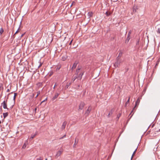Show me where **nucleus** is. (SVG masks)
Segmentation results:
<instances>
[{
  "label": "nucleus",
  "mask_w": 160,
  "mask_h": 160,
  "mask_svg": "<svg viewBox=\"0 0 160 160\" xmlns=\"http://www.w3.org/2000/svg\"><path fill=\"white\" fill-rule=\"evenodd\" d=\"M34 93H33V94H32V96H31V97H32V98H33L34 97Z\"/></svg>",
  "instance_id": "a18cd8bd"
},
{
  "label": "nucleus",
  "mask_w": 160,
  "mask_h": 160,
  "mask_svg": "<svg viewBox=\"0 0 160 160\" xmlns=\"http://www.w3.org/2000/svg\"><path fill=\"white\" fill-rule=\"evenodd\" d=\"M37 96L35 97V98H36L39 96V95L40 94V91H38L37 92Z\"/></svg>",
  "instance_id": "bb28decb"
},
{
  "label": "nucleus",
  "mask_w": 160,
  "mask_h": 160,
  "mask_svg": "<svg viewBox=\"0 0 160 160\" xmlns=\"http://www.w3.org/2000/svg\"><path fill=\"white\" fill-rule=\"evenodd\" d=\"M130 98V97L129 96L128 97V100H127V102H126V103L125 104V107H126L127 106V104L129 103Z\"/></svg>",
  "instance_id": "6ab92c4d"
},
{
  "label": "nucleus",
  "mask_w": 160,
  "mask_h": 160,
  "mask_svg": "<svg viewBox=\"0 0 160 160\" xmlns=\"http://www.w3.org/2000/svg\"><path fill=\"white\" fill-rule=\"evenodd\" d=\"M59 94L58 93H56L55 95L53 97L52 99V101L54 100L55 99L57 98L59 96Z\"/></svg>",
  "instance_id": "1a4fd4ad"
},
{
  "label": "nucleus",
  "mask_w": 160,
  "mask_h": 160,
  "mask_svg": "<svg viewBox=\"0 0 160 160\" xmlns=\"http://www.w3.org/2000/svg\"><path fill=\"white\" fill-rule=\"evenodd\" d=\"M26 144H25V143H24V144L23 145V146H22V148H23V149H24V148H26Z\"/></svg>",
  "instance_id": "473e14b6"
},
{
  "label": "nucleus",
  "mask_w": 160,
  "mask_h": 160,
  "mask_svg": "<svg viewBox=\"0 0 160 160\" xmlns=\"http://www.w3.org/2000/svg\"><path fill=\"white\" fill-rule=\"evenodd\" d=\"M66 137V134H65V135H64L63 136V138H64Z\"/></svg>",
  "instance_id": "09e8293b"
},
{
  "label": "nucleus",
  "mask_w": 160,
  "mask_h": 160,
  "mask_svg": "<svg viewBox=\"0 0 160 160\" xmlns=\"http://www.w3.org/2000/svg\"><path fill=\"white\" fill-rule=\"evenodd\" d=\"M14 105V102H13L12 103V104L10 106V108L11 109H12V108L13 107Z\"/></svg>",
  "instance_id": "c756f323"
},
{
  "label": "nucleus",
  "mask_w": 160,
  "mask_h": 160,
  "mask_svg": "<svg viewBox=\"0 0 160 160\" xmlns=\"http://www.w3.org/2000/svg\"><path fill=\"white\" fill-rule=\"evenodd\" d=\"M17 94L16 93H14V96L13 97V100H14V101H15V100L16 98V97L17 95Z\"/></svg>",
  "instance_id": "cd10ccee"
},
{
  "label": "nucleus",
  "mask_w": 160,
  "mask_h": 160,
  "mask_svg": "<svg viewBox=\"0 0 160 160\" xmlns=\"http://www.w3.org/2000/svg\"><path fill=\"white\" fill-rule=\"evenodd\" d=\"M19 28H20V27L19 28H18V30L16 31V32H15V33H14V34L13 36V38H14L15 37V35L18 32H19Z\"/></svg>",
  "instance_id": "393cba45"
},
{
  "label": "nucleus",
  "mask_w": 160,
  "mask_h": 160,
  "mask_svg": "<svg viewBox=\"0 0 160 160\" xmlns=\"http://www.w3.org/2000/svg\"><path fill=\"white\" fill-rule=\"evenodd\" d=\"M3 117H4V118H5L8 116V113L7 112L3 113Z\"/></svg>",
  "instance_id": "aec40b11"
},
{
  "label": "nucleus",
  "mask_w": 160,
  "mask_h": 160,
  "mask_svg": "<svg viewBox=\"0 0 160 160\" xmlns=\"http://www.w3.org/2000/svg\"><path fill=\"white\" fill-rule=\"evenodd\" d=\"M113 111V109H112L111 111L109 113H110V114H112V113Z\"/></svg>",
  "instance_id": "79ce46f5"
},
{
  "label": "nucleus",
  "mask_w": 160,
  "mask_h": 160,
  "mask_svg": "<svg viewBox=\"0 0 160 160\" xmlns=\"http://www.w3.org/2000/svg\"><path fill=\"white\" fill-rule=\"evenodd\" d=\"M42 65V63H40L38 67V68H39Z\"/></svg>",
  "instance_id": "ea45409f"
},
{
  "label": "nucleus",
  "mask_w": 160,
  "mask_h": 160,
  "mask_svg": "<svg viewBox=\"0 0 160 160\" xmlns=\"http://www.w3.org/2000/svg\"><path fill=\"white\" fill-rule=\"evenodd\" d=\"M37 135V132H36L34 134H32L31 135V137L30 138V139H32L33 138L35 137V136Z\"/></svg>",
  "instance_id": "ddd939ff"
},
{
  "label": "nucleus",
  "mask_w": 160,
  "mask_h": 160,
  "mask_svg": "<svg viewBox=\"0 0 160 160\" xmlns=\"http://www.w3.org/2000/svg\"><path fill=\"white\" fill-rule=\"evenodd\" d=\"M52 40H53V38H51V42L52 41Z\"/></svg>",
  "instance_id": "864d4df0"
},
{
  "label": "nucleus",
  "mask_w": 160,
  "mask_h": 160,
  "mask_svg": "<svg viewBox=\"0 0 160 160\" xmlns=\"http://www.w3.org/2000/svg\"><path fill=\"white\" fill-rule=\"evenodd\" d=\"M42 83L41 82H38V83L37 84L38 86H40L42 85Z\"/></svg>",
  "instance_id": "2f4dec72"
},
{
  "label": "nucleus",
  "mask_w": 160,
  "mask_h": 160,
  "mask_svg": "<svg viewBox=\"0 0 160 160\" xmlns=\"http://www.w3.org/2000/svg\"><path fill=\"white\" fill-rule=\"evenodd\" d=\"M93 13L92 12H89L88 14V18H90L92 17L93 16Z\"/></svg>",
  "instance_id": "9b49d317"
},
{
  "label": "nucleus",
  "mask_w": 160,
  "mask_h": 160,
  "mask_svg": "<svg viewBox=\"0 0 160 160\" xmlns=\"http://www.w3.org/2000/svg\"><path fill=\"white\" fill-rule=\"evenodd\" d=\"M85 103L83 102H81L79 106L78 110H82L83 109L85 106Z\"/></svg>",
  "instance_id": "39448f33"
},
{
  "label": "nucleus",
  "mask_w": 160,
  "mask_h": 160,
  "mask_svg": "<svg viewBox=\"0 0 160 160\" xmlns=\"http://www.w3.org/2000/svg\"><path fill=\"white\" fill-rule=\"evenodd\" d=\"M157 65H158V64H156V65H155V67H156V66H157Z\"/></svg>",
  "instance_id": "6e6d98bb"
},
{
  "label": "nucleus",
  "mask_w": 160,
  "mask_h": 160,
  "mask_svg": "<svg viewBox=\"0 0 160 160\" xmlns=\"http://www.w3.org/2000/svg\"><path fill=\"white\" fill-rule=\"evenodd\" d=\"M77 65V63H74L72 66V70H73L74 69H75L76 68Z\"/></svg>",
  "instance_id": "f3484780"
},
{
  "label": "nucleus",
  "mask_w": 160,
  "mask_h": 160,
  "mask_svg": "<svg viewBox=\"0 0 160 160\" xmlns=\"http://www.w3.org/2000/svg\"><path fill=\"white\" fill-rule=\"evenodd\" d=\"M131 34V32H130V31H129V32H128V36H127V37H130V35Z\"/></svg>",
  "instance_id": "f704fd0d"
},
{
  "label": "nucleus",
  "mask_w": 160,
  "mask_h": 160,
  "mask_svg": "<svg viewBox=\"0 0 160 160\" xmlns=\"http://www.w3.org/2000/svg\"><path fill=\"white\" fill-rule=\"evenodd\" d=\"M77 78L78 79L77 81H79L78 80V76L77 75H76L75 76H74L73 78H72L71 80L72 82H73Z\"/></svg>",
  "instance_id": "9d476101"
},
{
  "label": "nucleus",
  "mask_w": 160,
  "mask_h": 160,
  "mask_svg": "<svg viewBox=\"0 0 160 160\" xmlns=\"http://www.w3.org/2000/svg\"><path fill=\"white\" fill-rule=\"evenodd\" d=\"M80 68H77V69L76 73V75L78 76V73L79 72V71L80 70Z\"/></svg>",
  "instance_id": "4be33fe9"
},
{
  "label": "nucleus",
  "mask_w": 160,
  "mask_h": 160,
  "mask_svg": "<svg viewBox=\"0 0 160 160\" xmlns=\"http://www.w3.org/2000/svg\"><path fill=\"white\" fill-rule=\"evenodd\" d=\"M79 87H80V85H78V88H77L78 89L79 88Z\"/></svg>",
  "instance_id": "8fccbe9b"
},
{
  "label": "nucleus",
  "mask_w": 160,
  "mask_h": 160,
  "mask_svg": "<svg viewBox=\"0 0 160 160\" xmlns=\"http://www.w3.org/2000/svg\"><path fill=\"white\" fill-rule=\"evenodd\" d=\"M47 98H46L43 101H42L41 103H40V105H41V104L43 102H44L45 101H46L47 100Z\"/></svg>",
  "instance_id": "c9c22d12"
},
{
  "label": "nucleus",
  "mask_w": 160,
  "mask_h": 160,
  "mask_svg": "<svg viewBox=\"0 0 160 160\" xmlns=\"http://www.w3.org/2000/svg\"><path fill=\"white\" fill-rule=\"evenodd\" d=\"M136 7H134L133 8V12H136Z\"/></svg>",
  "instance_id": "72a5a7b5"
},
{
  "label": "nucleus",
  "mask_w": 160,
  "mask_h": 160,
  "mask_svg": "<svg viewBox=\"0 0 160 160\" xmlns=\"http://www.w3.org/2000/svg\"><path fill=\"white\" fill-rule=\"evenodd\" d=\"M84 73V71H81L80 73L78 75V76L79 81H81L82 78V75H83Z\"/></svg>",
  "instance_id": "423d86ee"
},
{
  "label": "nucleus",
  "mask_w": 160,
  "mask_h": 160,
  "mask_svg": "<svg viewBox=\"0 0 160 160\" xmlns=\"http://www.w3.org/2000/svg\"><path fill=\"white\" fill-rule=\"evenodd\" d=\"M52 74H53V72H51L50 73V74H49V76H51Z\"/></svg>",
  "instance_id": "c03bdc74"
},
{
  "label": "nucleus",
  "mask_w": 160,
  "mask_h": 160,
  "mask_svg": "<svg viewBox=\"0 0 160 160\" xmlns=\"http://www.w3.org/2000/svg\"><path fill=\"white\" fill-rule=\"evenodd\" d=\"M23 34H22V35H21V37H22L23 36Z\"/></svg>",
  "instance_id": "5fc2aeb1"
},
{
  "label": "nucleus",
  "mask_w": 160,
  "mask_h": 160,
  "mask_svg": "<svg viewBox=\"0 0 160 160\" xmlns=\"http://www.w3.org/2000/svg\"><path fill=\"white\" fill-rule=\"evenodd\" d=\"M2 108L1 107H0V112H2Z\"/></svg>",
  "instance_id": "a19ab883"
},
{
  "label": "nucleus",
  "mask_w": 160,
  "mask_h": 160,
  "mask_svg": "<svg viewBox=\"0 0 160 160\" xmlns=\"http://www.w3.org/2000/svg\"><path fill=\"white\" fill-rule=\"evenodd\" d=\"M91 107L90 106H89L88 107V109L86 110V111L85 112V115H86L87 116H88L90 113V112L91 110Z\"/></svg>",
  "instance_id": "0eeeda50"
},
{
  "label": "nucleus",
  "mask_w": 160,
  "mask_h": 160,
  "mask_svg": "<svg viewBox=\"0 0 160 160\" xmlns=\"http://www.w3.org/2000/svg\"><path fill=\"white\" fill-rule=\"evenodd\" d=\"M57 86V85H56V83L55 84V85H54V87H53V88H54H54H55V87L56 86Z\"/></svg>",
  "instance_id": "49530a36"
},
{
  "label": "nucleus",
  "mask_w": 160,
  "mask_h": 160,
  "mask_svg": "<svg viewBox=\"0 0 160 160\" xmlns=\"http://www.w3.org/2000/svg\"><path fill=\"white\" fill-rule=\"evenodd\" d=\"M157 32L158 33L160 34V27L158 28Z\"/></svg>",
  "instance_id": "c85d7f7f"
},
{
  "label": "nucleus",
  "mask_w": 160,
  "mask_h": 160,
  "mask_svg": "<svg viewBox=\"0 0 160 160\" xmlns=\"http://www.w3.org/2000/svg\"><path fill=\"white\" fill-rule=\"evenodd\" d=\"M153 125H153L152 127H153Z\"/></svg>",
  "instance_id": "680f3d73"
},
{
  "label": "nucleus",
  "mask_w": 160,
  "mask_h": 160,
  "mask_svg": "<svg viewBox=\"0 0 160 160\" xmlns=\"http://www.w3.org/2000/svg\"><path fill=\"white\" fill-rule=\"evenodd\" d=\"M67 58V57L66 55H65V56H62V60L63 61H64Z\"/></svg>",
  "instance_id": "412c9836"
},
{
  "label": "nucleus",
  "mask_w": 160,
  "mask_h": 160,
  "mask_svg": "<svg viewBox=\"0 0 160 160\" xmlns=\"http://www.w3.org/2000/svg\"><path fill=\"white\" fill-rule=\"evenodd\" d=\"M140 38L137 39L136 43V45L138 46V48H139V43Z\"/></svg>",
  "instance_id": "a211bd4d"
},
{
  "label": "nucleus",
  "mask_w": 160,
  "mask_h": 160,
  "mask_svg": "<svg viewBox=\"0 0 160 160\" xmlns=\"http://www.w3.org/2000/svg\"><path fill=\"white\" fill-rule=\"evenodd\" d=\"M72 40L71 41V42H70L69 43V44L70 45H71V44H72Z\"/></svg>",
  "instance_id": "37998d69"
},
{
  "label": "nucleus",
  "mask_w": 160,
  "mask_h": 160,
  "mask_svg": "<svg viewBox=\"0 0 160 160\" xmlns=\"http://www.w3.org/2000/svg\"><path fill=\"white\" fill-rule=\"evenodd\" d=\"M4 30L2 28H1L0 30V34L1 35L3 32Z\"/></svg>",
  "instance_id": "a878e982"
},
{
  "label": "nucleus",
  "mask_w": 160,
  "mask_h": 160,
  "mask_svg": "<svg viewBox=\"0 0 160 160\" xmlns=\"http://www.w3.org/2000/svg\"><path fill=\"white\" fill-rule=\"evenodd\" d=\"M118 118H119V116H118Z\"/></svg>",
  "instance_id": "052dcab7"
},
{
  "label": "nucleus",
  "mask_w": 160,
  "mask_h": 160,
  "mask_svg": "<svg viewBox=\"0 0 160 160\" xmlns=\"http://www.w3.org/2000/svg\"><path fill=\"white\" fill-rule=\"evenodd\" d=\"M8 99V97H7V98L6 100V101H4L2 103V106L3 108L4 109H7V110H9V108H7V100Z\"/></svg>",
  "instance_id": "7ed1b4c3"
},
{
  "label": "nucleus",
  "mask_w": 160,
  "mask_h": 160,
  "mask_svg": "<svg viewBox=\"0 0 160 160\" xmlns=\"http://www.w3.org/2000/svg\"><path fill=\"white\" fill-rule=\"evenodd\" d=\"M130 39V37H127V38L125 41V43H128V42H129Z\"/></svg>",
  "instance_id": "5701e85b"
},
{
  "label": "nucleus",
  "mask_w": 160,
  "mask_h": 160,
  "mask_svg": "<svg viewBox=\"0 0 160 160\" xmlns=\"http://www.w3.org/2000/svg\"><path fill=\"white\" fill-rule=\"evenodd\" d=\"M67 124V121H65L63 122V123L62 125L61 128V129L62 130H63L65 128Z\"/></svg>",
  "instance_id": "6e6552de"
},
{
  "label": "nucleus",
  "mask_w": 160,
  "mask_h": 160,
  "mask_svg": "<svg viewBox=\"0 0 160 160\" xmlns=\"http://www.w3.org/2000/svg\"><path fill=\"white\" fill-rule=\"evenodd\" d=\"M1 121L0 120V124H1Z\"/></svg>",
  "instance_id": "4d7b16f0"
},
{
  "label": "nucleus",
  "mask_w": 160,
  "mask_h": 160,
  "mask_svg": "<svg viewBox=\"0 0 160 160\" xmlns=\"http://www.w3.org/2000/svg\"><path fill=\"white\" fill-rule=\"evenodd\" d=\"M45 160H48L47 158H46V159H45Z\"/></svg>",
  "instance_id": "13d9d810"
},
{
  "label": "nucleus",
  "mask_w": 160,
  "mask_h": 160,
  "mask_svg": "<svg viewBox=\"0 0 160 160\" xmlns=\"http://www.w3.org/2000/svg\"><path fill=\"white\" fill-rule=\"evenodd\" d=\"M116 61V62L114 64V66L115 68H117L120 65V63H121L122 60L120 58H117Z\"/></svg>",
  "instance_id": "f257e3e1"
},
{
  "label": "nucleus",
  "mask_w": 160,
  "mask_h": 160,
  "mask_svg": "<svg viewBox=\"0 0 160 160\" xmlns=\"http://www.w3.org/2000/svg\"><path fill=\"white\" fill-rule=\"evenodd\" d=\"M134 155L135 154H132V157H131V159L134 156Z\"/></svg>",
  "instance_id": "3c124183"
},
{
  "label": "nucleus",
  "mask_w": 160,
  "mask_h": 160,
  "mask_svg": "<svg viewBox=\"0 0 160 160\" xmlns=\"http://www.w3.org/2000/svg\"><path fill=\"white\" fill-rule=\"evenodd\" d=\"M110 113H109V114H108V116L109 117H110Z\"/></svg>",
  "instance_id": "de8ad7c7"
},
{
  "label": "nucleus",
  "mask_w": 160,
  "mask_h": 160,
  "mask_svg": "<svg viewBox=\"0 0 160 160\" xmlns=\"http://www.w3.org/2000/svg\"><path fill=\"white\" fill-rule=\"evenodd\" d=\"M37 108H36L35 109H34V112H35V113H36V111H37Z\"/></svg>",
  "instance_id": "58836bf2"
},
{
  "label": "nucleus",
  "mask_w": 160,
  "mask_h": 160,
  "mask_svg": "<svg viewBox=\"0 0 160 160\" xmlns=\"http://www.w3.org/2000/svg\"><path fill=\"white\" fill-rule=\"evenodd\" d=\"M112 13L110 12L107 11L105 13V14L107 17H109L110 16Z\"/></svg>",
  "instance_id": "4468645a"
},
{
  "label": "nucleus",
  "mask_w": 160,
  "mask_h": 160,
  "mask_svg": "<svg viewBox=\"0 0 160 160\" xmlns=\"http://www.w3.org/2000/svg\"><path fill=\"white\" fill-rule=\"evenodd\" d=\"M122 52L121 51H120L118 56L117 57V58H120L122 57Z\"/></svg>",
  "instance_id": "dca6fc26"
},
{
  "label": "nucleus",
  "mask_w": 160,
  "mask_h": 160,
  "mask_svg": "<svg viewBox=\"0 0 160 160\" xmlns=\"http://www.w3.org/2000/svg\"><path fill=\"white\" fill-rule=\"evenodd\" d=\"M141 98H140V97H138V99H137V100L136 101L135 106L134 107V108H133V109L132 110L131 112H133L134 111L136 110L135 108H136L137 106L139 105V102H140V100Z\"/></svg>",
  "instance_id": "f03ea898"
},
{
  "label": "nucleus",
  "mask_w": 160,
  "mask_h": 160,
  "mask_svg": "<svg viewBox=\"0 0 160 160\" xmlns=\"http://www.w3.org/2000/svg\"><path fill=\"white\" fill-rule=\"evenodd\" d=\"M63 137H62L60 138L59 139H63Z\"/></svg>",
  "instance_id": "603ef678"
},
{
  "label": "nucleus",
  "mask_w": 160,
  "mask_h": 160,
  "mask_svg": "<svg viewBox=\"0 0 160 160\" xmlns=\"http://www.w3.org/2000/svg\"><path fill=\"white\" fill-rule=\"evenodd\" d=\"M159 131H160V129H159Z\"/></svg>",
  "instance_id": "e2e57ef3"
},
{
  "label": "nucleus",
  "mask_w": 160,
  "mask_h": 160,
  "mask_svg": "<svg viewBox=\"0 0 160 160\" xmlns=\"http://www.w3.org/2000/svg\"><path fill=\"white\" fill-rule=\"evenodd\" d=\"M137 150V148H136V149L134 151V152H133V154H135V153H136V151Z\"/></svg>",
  "instance_id": "e433bc0d"
},
{
  "label": "nucleus",
  "mask_w": 160,
  "mask_h": 160,
  "mask_svg": "<svg viewBox=\"0 0 160 160\" xmlns=\"http://www.w3.org/2000/svg\"><path fill=\"white\" fill-rule=\"evenodd\" d=\"M43 158L41 157H39L37 158V160H43Z\"/></svg>",
  "instance_id": "7c9ffc66"
},
{
  "label": "nucleus",
  "mask_w": 160,
  "mask_h": 160,
  "mask_svg": "<svg viewBox=\"0 0 160 160\" xmlns=\"http://www.w3.org/2000/svg\"><path fill=\"white\" fill-rule=\"evenodd\" d=\"M63 151V149L62 148H61L58 151L55 156V157L56 158H58V157L60 156L62 153Z\"/></svg>",
  "instance_id": "20e7f679"
},
{
  "label": "nucleus",
  "mask_w": 160,
  "mask_h": 160,
  "mask_svg": "<svg viewBox=\"0 0 160 160\" xmlns=\"http://www.w3.org/2000/svg\"><path fill=\"white\" fill-rule=\"evenodd\" d=\"M118 118H119V116H118Z\"/></svg>",
  "instance_id": "bf43d9fd"
},
{
  "label": "nucleus",
  "mask_w": 160,
  "mask_h": 160,
  "mask_svg": "<svg viewBox=\"0 0 160 160\" xmlns=\"http://www.w3.org/2000/svg\"><path fill=\"white\" fill-rule=\"evenodd\" d=\"M71 82H68L67 83L65 87V89H67L68 88V87L71 85Z\"/></svg>",
  "instance_id": "2eb2a0df"
},
{
  "label": "nucleus",
  "mask_w": 160,
  "mask_h": 160,
  "mask_svg": "<svg viewBox=\"0 0 160 160\" xmlns=\"http://www.w3.org/2000/svg\"><path fill=\"white\" fill-rule=\"evenodd\" d=\"M11 89V88H10V89H8L7 90V92H10V90Z\"/></svg>",
  "instance_id": "4c0bfd02"
},
{
  "label": "nucleus",
  "mask_w": 160,
  "mask_h": 160,
  "mask_svg": "<svg viewBox=\"0 0 160 160\" xmlns=\"http://www.w3.org/2000/svg\"><path fill=\"white\" fill-rule=\"evenodd\" d=\"M78 142V141H76V138L75 140L74 143L73 145V148H75L76 147V146Z\"/></svg>",
  "instance_id": "f8f14e48"
},
{
  "label": "nucleus",
  "mask_w": 160,
  "mask_h": 160,
  "mask_svg": "<svg viewBox=\"0 0 160 160\" xmlns=\"http://www.w3.org/2000/svg\"><path fill=\"white\" fill-rule=\"evenodd\" d=\"M4 158L3 156L1 154H0V160H4Z\"/></svg>",
  "instance_id": "b1692460"
}]
</instances>
